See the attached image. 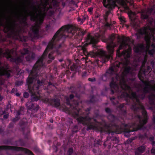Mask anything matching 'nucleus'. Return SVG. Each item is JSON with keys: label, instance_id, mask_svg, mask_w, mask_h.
Segmentation results:
<instances>
[{"label": "nucleus", "instance_id": "23", "mask_svg": "<svg viewBox=\"0 0 155 155\" xmlns=\"http://www.w3.org/2000/svg\"><path fill=\"white\" fill-rule=\"evenodd\" d=\"M94 35L92 33H88L87 35V37L84 39H99L98 37H94Z\"/></svg>", "mask_w": 155, "mask_h": 155}, {"label": "nucleus", "instance_id": "17", "mask_svg": "<svg viewBox=\"0 0 155 155\" xmlns=\"http://www.w3.org/2000/svg\"><path fill=\"white\" fill-rule=\"evenodd\" d=\"M13 149L16 150L23 151L27 153H32L31 152V151H30L29 150L22 148H21L20 147H13Z\"/></svg>", "mask_w": 155, "mask_h": 155}, {"label": "nucleus", "instance_id": "22", "mask_svg": "<svg viewBox=\"0 0 155 155\" xmlns=\"http://www.w3.org/2000/svg\"><path fill=\"white\" fill-rule=\"evenodd\" d=\"M117 80V77L115 79H112V81L110 84V86L112 88H114L117 86L116 84V81Z\"/></svg>", "mask_w": 155, "mask_h": 155}, {"label": "nucleus", "instance_id": "33", "mask_svg": "<svg viewBox=\"0 0 155 155\" xmlns=\"http://www.w3.org/2000/svg\"><path fill=\"white\" fill-rule=\"evenodd\" d=\"M120 22L122 23H124L126 22V21L125 20V18L124 17H120L119 18Z\"/></svg>", "mask_w": 155, "mask_h": 155}, {"label": "nucleus", "instance_id": "3", "mask_svg": "<svg viewBox=\"0 0 155 155\" xmlns=\"http://www.w3.org/2000/svg\"><path fill=\"white\" fill-rule=\"evenodd\" d=\"M153 21L152 20H148V25L143 29L139 31V33L144 37L143 39H155L154 35L155 33V27L153 26Z\"/></svg>", "mask_w": 155, "mask_h": 155}, {"label": "nucleus", "instance_id": "25", "mask_svg": "<svg viewBox=\"0 0 155 155\" xmlns=\"http://www.w3.org/2000/svg\"><path fill=\"white\" fill-rule=\"evenodd\" d=\"M12 147L9 146H0V150H7L12 149Z\"/></svg>", "mask_w": 155, "mask_h": 155}, {"label": "nucleus", "instance_id": "38", "mask_svg": "<svg viewBox=\"0 0 155 155\" xmlns=\"http://www.w3.org/2000/svg\"><path fill=\"white\" fill-rule=\"evenodd\" d=\"M155 51V48H154L153 50L151 51H149V53L151 54H152Z\"/></svg>", "mask_w": 155, "mask_h": 155}, {"label": "nucleus", "instance_id": "50", "mask_svg": "<svg viewBox=\"0 0 155 155\" xmlns=\"http://www.w3.org/2000/svg\"><path fill=\"white\" fill-rule=\"evenodd\" d=\"M141 75H142V74H141V71H140L138 74V76L140 80H141V78L140 77L141 76Z\"/></svg>", "mask_w": 155, "mask_h": 155}, {"label": "nucleus", "instance_id": "31", "mask_svg": "<svg viewBox=\"0 0 155 155\" xmlns=\"http://www.w3.org/2000/svg\"><path fill=\"white\" fill-rule=\"evenodd\" d=\"M116 23V22L115 21H113V23H109L110 24H112V26H111V27L110 28H111V29H110V28H107L105 26H104V27H105V28L107 29H109V30H112L113 29H114V25H113V24H114L115 23Z\"/></svg>", "mask_w": 155, "mask_h": 155}, {"label": "nucleus", "instance_id": "5", "mask_svg": "<svg viewBox=\"0 0 155 155\" xmlns=\"http://www.w3.org/2000/svg\"><path fill=\"white\" fill-rule=\"evenodd\" d=\"M115 45L112 42L108 44L107 46V48L109 55H106V54L105 51H104L102 49H100L97 51V53L98 55L101 56H104L105 58L108 60L111 57V54L114 52V48L115 47Z\"/></svg>", "mask_w": 155, "mask_h": 155}, {"label": "nucleus", "instance_id": "9", "mask_svg": "<svg viewBox=\"0 0 155 155\" xmlns=\"http://www.w3.org/2000/svg\"><path fill=\"white\" fill-rule=\"evenodd\" d=\"M110 11H108L106 12L105 15H104V26L107 28H110V29L111 26H112V24H110L109 21L108 20V17L110 13Z\"/></svg>", "mask_w": 155, "mask_h": 155}, {"label": "nucleus", "instance_id": "41", "mask_svg": "<svg viewBox=\"0 0 155 155\" xmlns=\"http://www.w3.org/2000/svg\"><path fill=\"white\" fill-rule=\"evenodd\" d=\"M85 119L84 118L81 117H80L79 118L78 120L80 121L83 122L85 120Z\"/></svg>", "mask_w": 155, "mask_h": 155}, {"label": "nucleus", "instance_id": "11", "mask_svg": "<svg viewBox=\"0 0 155 155\" xmlns=\"http://www.w3.org/2000/svg\"><path fill=\"white\" fill-rule=\"evenodd\" d=\"M108 39H130L129 37H126L124 36H122L121 38L117 34L112 33L109 35V38Z\"/></svg>", "mask_w": 155, "mask_h": 155}, {"label": "nucleus", "instance_id": "59", "mask_svg": "<svg viewBox=\"0 0 155 155\" xmlns=\"http://www.w3.org/2000/svg\"><path fill=\"white\" fill-rule=\"evenodd\" d=\"M2 97L0 96V101L2 100Z\"/></svg>", "mask_w": 155, "mask_h": 155}, {"label": "nucleus", "instance_id": "34", "mask_svg": "<svg viewBox=\"0 0 155 155\" xmlns=\"http://www.w3.org/2000/svg\"><path fill=\"white\" fill-rule=\"evenodd\" d=\"M73 151V150L72 148H70L68 151V155H71Z\"/></svg>", "mask_w": 155, "mask_h": 155}, {"label": "nucleus", "instance_id": "63", "mask_svg": "<svg viewBox=\"0 0 155 155\" xmlns=\"http://www.w3.org/2000/svg\"><path fill=\"white\" fill-rule=\"evenodd\" d=\"M143 113L144 114H145V115H146V112H145V111H144L143 112Z\"/></svg>", "mask_w": 155, "mask_h": 155}, {"label": "nucleus", "instance_id": "55", "mask_svg": "<svg viewBox=\"0 0 155 155\" xmlns=\"http://www.w3.org/2000/svg\"><path fill=\"white\" fill-rule=\"evenodd\" d=\"M42 82H41L39 81L38 80V84L39 85H41V83H42Z\"/></svg>", "mask_w": 155, "mask_h": 155}, {"label": "nucleus", "instance_id": "13", "mask_svg": "<svg viewBox=\"0 0 155 155\" xmlns=\"http://www.w3.org/2000/svg\"><path fill=\"white\" fill-rule=\"evenodd\" d=\"M2 53V50L0 49V54ZM0 75H6L8 77H9L10 75V74L8 73L6 70L4 69L0 68Z\"/></svg>", "mask_w": 155, "mask_h": 155}, {"label": "nucleus", "instance_id": "35", "mask_svg": "<svg viewBox=\"0 0 155 155\" xmlns=\"http://www.w3.org/2000/svg\"><path fill=\"white\" fill-rule=\"evenodd\" d=\"M39 99V98L38 97H34L32 98V101H38Z\"/></svg>", "mask_w": 155, "mask_h": 155}, {"label": "nucleus", "instance_id": "42", "mask_svg": "<svg viewBox=\"0 0 155 155\" xmlns=\"http://www.w3.org/2000/svg\"><path fill=\"white\" fill-rule=\"evenodd\" d=\"M86 19V17H83L82 18V20H81V24H83L84 21H85Z\"/></svg>", "mask_w": 155, "mask_h": 155}, {"label": "nucleus", "instance_id": "19", "mask_svg": "<svg viewBox=\"0 0 155 155\" xmlns=\"http://www.w3.org/2000/svg\"><path fill=\"white\" fill-rule=\"evenodd\" d=\"M130 49L128 50L127 51H124L121 54H118V56H120L122 55H125L126 57L127 58H129L130 57Z\"/></svg>", "mask_w": 155, "mask_h": 155}, {"label": "nucleus", "instance_id": "27", "mask_svg": "<svg viewBox=\"0 0 155 155\" xmlns=\"http://www.w3.org/2000/svg\"><path fill=\"white\" fill-rule=\"evenodd\" d=\"M54 104L56 107H58L60 105V102L59 100H57L54 101Z\"/></svg>", "mask_w": 155, "mask_h": 155}, {"label": "nucleus", "instance_id": "52", "mask_svg": "<svg viewBox=\"0 0 155 155\" xmlns=\"http://www.w3.org/2000/svg\"><path fill=\"white\" fill-rule=\"evenodd\" d=\"M105 110L106 112H109L110 111V109L108 108H106L105 109Z\"/></svg>", "mask_w": 155, "mask_h": 155}, {"label": "nucleus", "instance_id": "60", "mask_svg": "<svg viewBox=\"0 0 155 155\" xmlns=\"http://www.w3.org/2000/svg\"><path fill=\"white\" fill-rule=\"evenodd\" d=\"M16 95L17 96H19L20 94L19 93H17V94H16Z\"/></svg>", "mask_w": 155, "mask_h": 155}, {"label": "nucleus", "instance_id": "7", "mask_svg": "<svg viewBox=\"0 0 155 155\" xmlns=\"http://www.w3.org/2000/svg\"><path fill=\"white\" fill-rule=\"evenodd\" d=\"M103 4L104 6L108 9L110 12L115 7V3L113 0H103Z\"/></svg>", "mask_w": 155, "mask_h": 155}, {"label": "nucleus", "instance_id": "64", "mask_svg": "<svg viewBox=\"0 0 155 155\" xmlns=\"http://www.w3.org/2000/svg\"><path fill=\"white\" fill-rule=\"evenodd\" d=\"M130 18H131V20L132 21H134V19H132V18H131L130 17Z\"/></svg>", "mask_w": 155, "mask_h": 155}, {"label": "nucleus", "instance_id": "8", "mask_svg": "<svg viewBox=\"0 0 155 155\" xmlns=\"http://www.w3.org/2000/svg\"><path fill=\"white\" fill-rule=\"evenodd\" d=\"M44 3L43 6L44 9L45 10L48 5H49L50 8H52L51 5H52L54 7H57L59 3L57 0H44Z\"/></svg>", "mask_w": 155, "mask_h": 155}, {"label": "nucleus", "instance_id": "48", "mask_svg": "<svg viewBox=\"0 0 155 155\" xmlns=\"http://www.w3.org/2000/svg\"><path fill=\"white\" fill-rule=\"evenodd\" d=\"M48 57L50 59H51L52 60H53L54 59V57L51 56V54H49Z\"/></svg>", "mask_w": 155, "mask_h": 155}, {"label": "nucleus", "instance_id": "4", "mask_svg": "<svg viewBox=\"0 0 155 155\" xmlns=\"http://www.w3.org/2000/svg\"><path fill=\"white\" fill-rule=\"evenodd\" d=\"M17 25V24L14 22L12 23L10 21H8L6 24H5L2 20L0 18V27L2 26L4 28V32L5 33H12L14 31V27Z\"/></svg>", "mask_w": 155, "mask_h": 155}, {"label": "nucleus", "instance_id": "10", "mask_svg": "<svg viewBox=\"0 0 155 155\" xmlns=\"http://www.w3.org/2000/svg\"><path fill=\"white\" fill-rule=\"evenodd\" d=\"M125 62H123L122 63H116L113 66L110 68L109 70L110 72L116 71L117 69L116 67L118 68L119 67V65L121 64H123L124 65L127 64L128 63L127 60L125 58Z\"/></svg>", "mask_w": 155, "mask_h": 155}, {"label": "nucleus", "instance_id": "58", "mask_svg": "<svg viewBox=\"0 0 155 155\" xmlns=\"http://www.w3.org/2000/svg\"><path fill=\"white\" fill-rule=\"evenodd\" d=\"M50 26L48 25H46V28L48 29L49 28V27Z\"/></svg>", "mask_w": 155, "mask_h": 155}, {"label": "nucleus", "instance_id": "57", "mask_svg": "<svg viewBox=\"0 0 155 155\" xmlns=\"http://www.w3.org/2000/svg\"><path fill=\"white\" fill-rule=\"evenodd\" d=\"M92 52H90L89 53H88L87 55H91L92 54Z\"/></svg>", "mask_w": 155, "mask_h": 155}, {"label": "nucleus", "instance_id": "26", "mask_svg": "<svg viewBox=\"0 0 155 155\" xmlns=\"http://www.w3.org/2000/svg\"><path fill=\"white\" fill-rule=\"evenodd\" d=\"M150 39H146V44H147V45H146V49H145L146 51H147L149 49V47L150 46Z\"/></svg>", "mask_w": 155, "mask_h": 155}, {"label": "nucleus", "instance_id": "29", "mask_svg": "<svg viewBox=\"0 0 155 155\" xmlns=\"http://www.w3.org/2000/svg\"><path fill=\"white\" fill-rule=\"evenodd\" d=\"M137 130V129L136 130H131L130 131H125V133H124V135L126 137H129L130 135L129 134V132H131V131H134Z\"/></svg>", "mask_w": 155, "mask_h": 155}, {"label": "nucleus", "instance_id": "20", "mask_svg": "<svg viewBox=\"0 0 155 155\" xmlns=\"http://www.w3.org/2000/svg\"><path fill=\"white\" fill-rule=\"evenodd\" d=\"M87 42L85 44V45H87L88 44H94L97 43L98 42V40L97 39H87Z\"/></svg>", "mask_w": 155, "mask_h": 155}, {"label": "nucleus", "instance_id": "46", "mask_svg": "<svg viewBox=\"0 0 155 155\" xmlns=\"http://www.w3.org/2000/svg\"><path fill=\"white\" fill-rule=\"evenodd\" d=\"M7 107H8V109H9V108L11 109L13 107V106H12L10 104L8 103L7 105Z\"/></svg>", "mask_w": 155, "mask_h": 155}, {"label": "nucleus", "instance_id": "24", "mask_svg": "<svg viewBox=\"0 0 155 155\" xmlns=\"http://www.w3.org/2000/svg\"><path fill=\"white\" fill-rule=\"evenodd\" d=\"M20 21V23L21 24H22L24 27H28V24L25 20H21L20 19H19Z\"/></svg>", "mask_w": 155, "mask_h": 155}, {"label": "nucleus", "instance_id": "53", "mask_svg": "<svg viewBox=\"0 0 155 155\" xmlns=\"http://www.w3.org/2000/svg\"><path fill=\"white\" fill-rule=\"evenodd\" d=\"M8 114H6V115H5L4 116V118H7L8 117Z\"/></svg>", "mask_w": 155, "mask_h": 155}, {"label": "nucleus", "instance_id": "6", "mask_svg": "<svg viewBox=\"0 0 155 155\" xmlns=\"http://www.w3.org/2000/svg\"><path fill=\"white\" fill-rule=\"evenodd\" d=\"M53 45V41H52L51 42H50L48 46L46 49L45 50L42 56L38 60L36 63L35 64L32 71L33 72L35 71V69H36L38 66H41L42 64V60L43 59V56L44 55L46 54V53L48 51L49 49L52 48Z\"/></svg>", "mask_w": 155, "mask_h": 155}, {"label": "nucleus", "instance_id": "56", "mask_svg": "<svg viewBox=\"0 0 155 155\" xmlns=\"http://www.w3.org/2000/svg\"><path fill=\"white\" fill-rule=\"evenodd\" d=\"M151 88L153 90H155V85L154 86H152L151 87Z\"/></svg>", "mask_w": 155, "mask_h": 155}, {"label": "nucleus", "instance_id": "44", "mask_svg": "<svg viewBox=\"0 0 155 155\" xmlns=\"http://www.w3.org/2000/svg\"><path fill=\"white\" fill-rule=\"evenodd\" d=\"M32 78H29L28 79V83L30 84H31L32 83Z\"/></svg>", "mask_w": 155, "mask_h": 155}, {"label": "nucleus", "instance_id": "1", "mask_svg": "<svg viewBox=\"0 0 155 155\" xmlns=\"http://www.w3.org/2000/svg\"><path fill=\"white\" fill-rule=\"evenodd\" d=\"M76 31L75 28L72 25H65L57 31L51 39H66L67 38L72 39L75 34L76 35H78L77 38L74 36L73 39H78L79 38L82 39L87 32L86 30L82 29H80L77 33Z\"/></svg>", "mask_w": 155, "mask_h": 155}, {"label": "nucleus", "instance_id": "45", "mask_svg": "<svg viewBox=\"0 0 155 155\" xmlns=\"http://www.w3.org/2000/svg\"><path fill=\"white\" fill-rule=\"evenodd\" d=\"M93 10V8L91 7L88 9V11L90 13Z\"/></svg>", "mask_w": 155, "mask_h": 155}, {"label": "nucleus", "instance_id": "47", "mask_svg": "<svg viewBox=\"0 0 155 155\" xmlns=\"http://www.w3.org/2000/svg\"><path fill=\"white\" fill-rule=\"evenodd\" d=\"M151 152L152 153H155V148H153L151 150Z\"/></svg>", "mask_w": 155, "mask_h": 155}, {"label": "nucleus", "instance_id": "39", "mask_svg": "<svg viewBox=\"0 0 155 155\" xmlns=\"http://www.w3.org/2000/svg\"><path fill=\"white\" fill-rule=\"evenodd\" d=\"M29 96L27 92H25L24 95V96L25 98H27Z\"/></svg>", "mask_w": 155, "mask_h": 155}, {"label": "nucleus", "instance_id": "49", "mask_svg": "<svg viewBox=\"0 0 155 155\" xmlns=\"http://www.w3.org/2000/svg\"><path fill=\"white\" fill-rule=\"evenodd\" d=\"M128 68H125L124 70V73H125V72L126 73L128 72Z\"/></svg>", "mask_w": 155, "mask_h": 155}, {"label": "nucleus", "instance_id": "28", "mask_svg": "<svg viewBox=\"0 0 155 155\" xmlns=\"http://www.w3.org/2000/svg\"><path fill=\"white\" fill-rule=\"evenodd\" d=\"M147 118L145 117L143 121V122L140 121V125H141V126H142L143 125H144V124H146L147 122Z\"/></svg>", "mask_w": 155, "mask_h": 155}, {"label": "nucleus", "instance_id": "51", "mask_svg": "<svg viewBox=\"0 0 155 155\" xmlns=\"http://www.w3.org/2000/svg\"><path fill=\"white\" fill-rule=\"evenodd\" d=\"M81 20H82V18H78V21H81Z\"/></svg>", "mask_w": 155, "mask_h": 155}, {"label": "nucleus", "instance_id": "2", "mask_svg": "<svg viewBox=\"0 0 155 155\" xmlns=\"http://www.w3.org/2000/svg\"><path fill=\"white\" fill-rule=\"evenodd\" d=\"M38 1L36 0L35 2L33 1L32 2H30V3L31 4V7L34 10L38 12L35 15V14L31 15L30 19L31 21H35V23L34 25H32L30 28V31L28 32L30 36V38L31 39H34L32 37H38L39 36V31L40 28V26L43 23L44 17H43V15L42 13L41 10L40 9V6L38 5L37 8L35 6V4H38Z\"/></svg>", "mask_w": 155, "mask_h": 155}, {"label": "nucleus", "instance_id": "21", "mask_svg": "<svg viewBox=\"0 0 155 155\" xmlns=\"http://www.w3.org/2000/svg\"><path fill=\"white\" fill-rule=\"evenodd\" d=\"M141 17L142 19H147L148 18L149 16L147 12H145L144 11H142V13L141 14Z\"/></svg>", "mask_w": 155, "mask_h": 155}, {"label": "nucleus", "instance_id": "43", "mask_svg": "<svg viewBox=\"0 0 155 155\" xmlns=\"http://www.w3.org/2000/svg\"><path fill=\"white\" fill-rule=\"evenodd\" d=\"M27 17L26 16H23L21 20H25L27 21Z\"/></svg>", "mask_w": 155, "mask_h": 155}, {"label": "nucleus", "instance_id": "32", "mask_svg": "<svg viewBox=\"0 0 155 155\" xmlns=\"http://www.w3.org/2000/svg\"><path fill=\"white\" fill-rule=\"evenodd\" d=\"M21 52L22 54L24 55L27 54L28 53V51L27 49H24L21 51Z\"/></svg>", "mask_w": 155, "mask_h": 155}, {"label": "nucleus", "instance_id": "16", "mask_svg": "<svg viewBox=\"0 0 155 155\" xmlns=\"http://www.w3.org/2000/svg\"><path fill=\"white\" fill-rule=\"evenodd\" d=\"M120 85L122 89L124 90L128 89L129 87L126 84L125 81L123 79L122 80L120 81Z\"/></svg>", "mask_w": 155, "mask_h": 155}, {"label": "nucleus", "instance_id": "18", "mask_svg": "<svg viewBox=\"0 0 155 155\" xmlns=\"http://www.w3.org/2000/svg\"><path fill=\"white\" fill-rule=\"evenodd\" d=\"M12 52V50L10 51L9 50H7L6 51L5 54H4L5 56L8 59H10V60L11 61V54Z\"/></svg>", "mask_w": 155, "mask_h": 155}, {"label": "nucleus", "instance_id": "15", "mask_svg": "<svg viewBox=\"0 0 155 155\" xmlns=\"http://www.w3.org/2000/svg\"><path fill=\"white\" fill-rule=\"evenodd\" d=\"M145 147L142 146L138 148V150L136 152V155H141V154L143 153L145 150Z\"/></svg>", "mask_w": 155, "mask_h": 155}, {"label": "nucleus", "instance_id": "12", "mask_svg": "<svg viewBox=\"0 0 155 155\" xmlns=\"http://www.w3.org/2000/svg\"><path fill=\"white\" fill-rule=\"evenodd\" d=\"M26 105L29 109H33L34 110H37L38 109V106L35 105L34 107V105L31 102H28L26 104Z\"/></svg>", "mask_w": 155, "mask_h": 155}, {"label": "nucleus", "instance_id": "54", "mask_svg": "<svg viewBox=\"0 0 155 155\" xmlns=\"http://www.w3.org/2000/svg\"><path fill=\"white\" fill-rule=\"evenodd\" d=\"M70 97L71 99H72L74 97V95L72 94H71L70 95Z\"/></svg>", "mask_w": 155, "mask_h": 155}, {"label": "nucleus", "instance_id": "40", "mask_svg": "<svg viewBox=\"0 0 155 155\" xmlns=\"http://www.w3.org/2000/svg\"><path fill=\"white\" fill-rule=\"evenodd\" d=\"M32 58H30L29 56H27L26 57V59L27 61H31Z\"/></svg>", "mask_w": 155, "mask_h": 155}, {"label": "nucleus", "instance_id": "62", "mask_svg": "<svg viewBox=\"0 0 155 155\" xmlns=\"http://www.w3.org/2000/svg\"><path fill=\"white\" fill-rule=\"evenodd\" d=\"M89 81H91V78H89Z\"/></svg>", "mask_w": 155, "mask_h": 155}, {"label": "nucleus", "instance_id": "36", "mask_svg": "<svg viewBox=\"0 0 155 155\" xmlns=\"http://www.w3.org/2000/svg\"><path fill=\"white\" fill-rule=\"evenodd\" d=\"M23 60V58L22 57H20L19 58H18L16 60H15L16 62H20L22 61Z\"/></svg>", "mask_w": 155, "mask_h": 155}, {"label": "nucleus", "instance_id": "61", "mask_svg": "<svg viewBox=\"0 0 155 155\" xmlns=\"http://www.w3.org/2000/svg\"><path fill=\"white\" fill-rule=\"evenodd\" d=\"M152 144H153V145H154V144H155V142H154V141H153V142H152Z\"/></svg>", "mask_w": 155, "mask_h": 155}, {"label": "nucleus", "instance_id": "37", "mask_svg": "<svg viewBox=\"0 0 155 155\" xmlns=\"http://www.w3.org/2000/svg\"><path fill=\"white\" fill-rule=\"evenodd\" d=\"M131 96L132 97L134 98H136V94L134 92H132L131 94Z\"/></svg>", "mask_w": 155, "mask_h": 155}, {"label": "nucleus", "instance_id": "30", "mask_svg": "<svg viewBox=\"0 0 155 155\" xmlns=\"http://www.w3.org/2000/svg\"><path fill=\"white\" fill-rule=\"evenodd\" d=\"M124 42V41H123L122 44L120 45L119 49L117 51V53L119 52V50L122 48L123 45H126Z\"/></svg>", "mask_w": 155, "mask_h": 155}, {"label": "nucleus", "instance_id": "14", "mask_svg": "<svg viewBox=\"0 0 155 155\" xmlns=\"http://www.w3.org/2000/svg\"><path fill=\"white\" fill-rule=\"evenodd\" d=\"M143 48V45L140 44L138 45L135 46L134 48V51L136 52H138L142 51Z\"/></svg>", "mask_w": 155, "mask_h": 155}]
</instances>
